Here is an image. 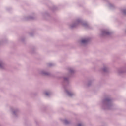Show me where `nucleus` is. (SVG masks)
I'll return each mask as SVG.
<instances>
[{"label": "nucleus", "mask_w": 126, "mask_h": 126, "mask_svg": "<svg viewBox=\"0 0 126 126\" xmlns=\"http://www.w3.org/2000/svg\"><path fill=\"white\" fill-rule=\"evenodd\" d=\"M68 70H69V72L70 74L68 75L67 77H63V81L62 82V85L63 86V87L64 89L65 90V91L67 95L68 96H69V97H72V96H73V95H74V94H73V93H72V92H70L68 91V90H67V89L66 88H67V86L69 85V78H70V77H72V76H73V75H72V74H74L75 71L72 68L69 69Z\"/></svg>", "instance_id": "nucleus-1"}, {"label": "nucleus", "mask_w": 126, "mask_h": 126, "mask_svg": "<svg viewBox=\"0 0 126 126\" xmlns=\"http://www.w3.org/2000/svg\"><path fill=\"white\" fill-rule=\"evenodd\" d=\"M113 99L111 97H106L102 100V109L103 110H112L113 108Z\"/></svg>", "instance_id": "nucleus-2"}, {"label": "nucleus", "mask_w": 126, "mask_h": 126, "mask_svg": "<svg viewBox=\"0 0 126 126\" xmlns=\"http://www.w3.org/2000/svg\"><path fill=\"white\" fill-rule=\"evenodd\" d=\"M79 24H82L83 26H84L85 28H89L90 26L88 24L86 23V22H85L84 21L80 19H77L74 24H73L70 25V28L71 29H73V28H76V27H77L78 26Z\"/></svg>", "instance_id": "nucleus-3"}, {"label": "nucleus", "mask_w": 126, "mask_h": 126, "mask_svg": "<svg viewBox=\"0 0 126 126\" xmlns=\"http://www.w3.org/2000/svg\"><path fill=\"white\" fill-rule=\"evenodd\" d=\"M109 35H111V32H109L106 30H103L101 31V33L100 34L101 37H105L106 36H109Z\"/></svg>", "instance_id": "nucleus-4"}, {"label": "nucleus", "mask_w": 126, "mask_h": 126, "mask_svg": "<svg viewBox=\"0 0 126 126\" xmlns=\"http://www.w3.org/2000/svg\"><path fill=\"white\" fill-rule=\"evenodd\" d=\"M12 111L13 112V115L15 117H18V115H19V110L18 109H14V110L11 109Z\"/></svg>", "instance_id": "nucleus-5"}, {"label": "nucleus", "mask_w": 126, "mask_h": 126, "mask_svg": "<svg viewBox=\"0 0 126 126\" xmlns=\"http://www.w3.org/2000/svg\"><path fill=\"white\" fill-rule=\"evenodd\" d=\"M124 73H126V68L123 67L118 70V74H123Z\"/></svg>", "instance_id": "nucleus-6"}, {"label": "nucleus", "mask_w": 126, "mask_h": 126, "mask_svg": "<svg viewBox=\"0 0 126 126\" xmlns=\"http://www.w3.org/2000/svg\"><path fill=\"white\" fill-rule=\"evenodd\" d=\"M90 41V38H87L86 39H83L81 40V43L83 45H87L88 42Z\"/></svg>", "instance_id": "nucleus-7"}, {"label": "nucleus", "mask_w": 126, "mask_h": 126, "mask_svg": "<svg viewBox=\"0 0 126 126\" xmlns=\"http://www.w3.org/2000/svg\"><path fill=\"white\" fill-rule=\"evenodd\" d=\"M0 68L4 69V62L2 61H0Z\"/></svg>", "instance_id": "nucleus-8"}, {"label": "nucleus", "mask_w": 126, "mask_h": 126, "mask_svg": "<svg viewBox=\"0 0 126 126\" xmlns=\"http://www.w3.org/2000/svg\"><path fill=\"white\" fill-rule=\"evenodd\" d=\"M102 71L105 73H108V72H109V68L106 66H104L103 68H102Z\"/></svg>", "instance_id": "nucleus-9"}, {"label": "nucleus", "mask_w": 126, "mask_h": 126, "mask_svg": "<svg viewBox=\"0 0 126 126\" xmlns=\"http://www.w3.org/2000/svg\"><path fill=\"white\" fill-rule=\"evenodd\" d=\"M41 74H42V75H45V76H51V74L50 73H48L45 71H42Z\"/></svg>", "instance_id": "nucleus-10"}, {"label": "nucleus", "mask_w": 126, "mask_h": 126, "mask_svg": "<svg viewBox=\"0 0 126 126\" xmlns=\"http://www.w3.org/2000/svg\"><path fill=\"white\" fill-rule=\"evenodd\" d=\"M25 20H35V17L30 16L29 17H27L25 18Z\"/></svg>", "instance_id": "nucleus-11"}, {"label": "nucleus", "mask_w": 126, "mask_h": 126, "mask_svg": "<svg viewBox=\"0 0 126 126\" xmlns=\"http://www.w3.org/2000/svg\"><path fill=\"white\" fill-rule=\"evenodd\" d=\"M64 123L65 125H69L70 124V122L67 121L66 119L64 120Z\"/></svg>", "instance_id": "nucleus-12"}, {"label": "nucleus", "mask_w": 126, "mask_h": 126, "mask_svg": "<svg viewBox=\"0 0 126 126\" xmlns=\"http://www.w3.org/2000/svg\"><path fill=\"white\" fill-rule=\"evenodd\" d=\"M54 65H55V63H49L48 64V66H49V67H51L52 66H54Z\"/></svg>", "instance_id": "nucleus-13"}, {"label": "nucleus", "mask_w": 126, "mask_h": 126, "mask_svg": "<svg viewBox=\"0 0 126 126\" xmlns=\"http://www.w3.org/2000/svg\"><path fill=\"white\" fill-rule=\"evenodd\" d=\"M109 7L110 8H111V9H113L114 8H115V6L113 5V4H109Z\"/></svg>", "instance_id": "nucleus-14"}, {"label": "nucleus", "mask_w": 126, "mask_h": 126, "mask_svg": "<svg viewBox=\"0 0 126 126\" xmlns=\"http://www.w3.org/2000/svg\"><path fill=\"white\" fill-rule=\"evenodd\" d=\"M122 12L123 14H124V15L126 16V9H124L123 10H122Z\"/></svg>", "instance_id": "nucleus-15"}, {"label": "nucleus", "mask_w": 126, "mask_h": 126, "mask_svg": "<svg viewBox=\"0 0 126 126\" xmlns=\"http://www.w3.org/2000/svg\"><path fill=\"white\" fill-rule=\"evenodd\" d=\"M91 81H89L87 84V86H90V85H91Z\"/></svg>", "instance_id": "nucleus-16"}, {"label": "nucleus", "mask_w": 126, "mask_h": 126, "mask_svg": "<svg viewBox=\"0 0 126 126\" xmlns=\"http://www.w3.org/2000/svg\"><path fill=\"white\" fill-rule=\"evenodd\" d=\"M45 95H46V96H50V95L51 94L50 93H48V92H45Z\"/></svg>", "instance_id": "nucleus-17"}, {"label": "nucleus", "mask_w": 126, "mask_h": 126, "mask_svg": "<svg viewBox=\"0 0 126 126\" xmlns=\"http://www.w3.org/2000/svg\"><path fill=\"white\" fill-rule=\"evenodd\" d=\"M30 36H31V37H32V36H34V33H30Z\"/></svg>", "instance_id": "nucleus-18"}, {"label": "nucleus", "mask_w": 126, "mask_h": 126, "mask_svg": "<svg viewBox=\"0 0 126 126\" xmlns=\"http://www.w3.org/2000/svg\"><path fill=\"white\" fill-rule=\"evenodd\" d=\"M77 126H82V125L81 124H79Z\"/></svg>", "instance_id": "nucleus-19"}, {"label": "nucleus", "mask_w": 126, "mask_h": 126, "mask_svg": "<svg viewBox=\"0 0 126 126\" xmlns=\"http://www.w3.org/2000/svg\"><path fill=\"white\" fill-rule=\"evenodd\" d=\"M2 43H3V41H0V45H1V44H2Z\"/></svg>", "instance_id": "nucleus-20"}, {"label": "nucleus", "mask_w": 126, "mask_h": 126, "mask_svg": "<svg viewBox=\"0 0 126 126\" xmlns=\"http://www.w3.org/2000/svg\"><path fill=\"white\" fill-rule=\"evenodd\" d=\"M21 41H22V42H24V39H22Z\"/></svg>", "instance_id": "nucleus-21"}]
</instances>
